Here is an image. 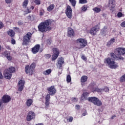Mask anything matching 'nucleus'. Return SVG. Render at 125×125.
<instances>
[{"mask_svg": "<svg viewBox=\"0 0 125 125\" xmlns=\"http://www.w3.org/2000/svg\"><path fill=\"white\" fill-rule=\"evenodd\" d=\"M125 48L119 47L116 49L114 53H111L110 56L116 60H124V58L122 57V55H125Z\"/></svg>", "mask_w": 125, "mask_h": 125, "instance_id": "1", "label": "nucleus"}, {"mask_svg": "<svg viewBox=\"0 0 125 125\" xmlns=\"http://www.w3.org/2000/svg\"><path fill=\"white\" fill-rule=\"evenodd\" d=\"M52 21L50 20H47L43 22H41L38 26V30L42 33H45L47 31H50L51 27L50 26L51 25Z\"/></svg>", "mask_w": 125, "mask_h": 125, "instance_id": "2", "label": "nucleus"}, {"mask_svg": "<svg viewBox=\"0 0 125 125\" xmlns=\"http://www.w3.org/2000/svg\"><path fill=\"white\" fill-rule=\"evenodd\" d=\"M104 62L110 69H117L119 67V64L116 62L115 59H113L112 57L105 58L104 60Z\"/></svg>", "mask_w": 125, "mask_h": 125, "instance_id": "3", "label": "nucleus"}, {"mask_svg": "<svg viewBox=\"0 0 125 125\" xmlns=\"http://www.w3.org/2000/svg\"><path fill=\"white\" fill-rule=\"evenodd\" d=\"M15 72V68L14 67H10L9 69H6L4 71V77L5 79L10 80L12 76V73Z\"/></svg>", "mask_w": 125, "mask_h": 125, "instance_id": "4", "label": "nucleus"}, {"mask_svg": "<svg viewBox=\"0 0 125 125\" xmlns=\"http://www.w3.org/2000/svg\"><path fill=\"white\" fill-rule=\"evenodd\" d=\"M32 34L31 32H28L26 34L23 35L22 38V45H29L31 42V39Z\"/></svg>", "mask_w": 125, "mask_h": 125, "instance_id": "5", "label": "nucleus"}, {"mask_svg": "<svg viewBox=\"0 0 125 125\" xmlns=\"http://www.w3.org/2000/svg\"><path fill=\"white\" fill-rule=\"evenodd\" d=\"M35 68H36V63L35 62L32 63L30 65H26L25 67L26 74H28L30 75H33L35 71Z\"/></svg>", "mask_w": 125, "mask_h": 125, "instance_id": "6", "label": "nucleus"}, {"mask_svg": "<svg viewBox=\"0 0 125 125\" xmlns=\"http://www.w3.org/2000/svg\"><path fill=\"white\" fill-rule=\"evenodd\" d=\"M88 101L89 102H91L94 104V105L96 106H98V107L101 106L102 105V102L99 100V99L95 97H91L87 98Z\"/></svg>", "mask_w": 125, "mask_h": 125, "instance_id": "7", "label": "nucleus"}, {"mask_svg": "<svg viewBox=\"0 0 125 125\" xmlns=\"http://www.w3.org/2000/svg\"><path fill=\"white\" fill-rule=\"evenodd\" d=\"M76 43L79 45L78 47L79 49L83 48V47H85L87 45V42L85 39L83 38L77 39L76 40Z\"/></svg>", "mask_w": 125, "mask_h": 125, "instance_id": "8", "label": "nucleus"}, {"mask_svg": "<svg viewBox=\"0 0 125 125\" xmlns=\"http://www.w3.org/2000/svg\"><path fill=\"white\" fill-rule=\"evenodd\" d=\"M11 100V97L8 95H4L2 97V99L0 100V107L2 106V104L3 103H8V102H10Z\"/></svg>", "mask_w": 125, "mask_h": 125, "instance_id": "9", "label": "nucleus"}, {"mask_svg": "<svg viewBox=\"0 0 125 125\" xmlns=\"http://www.w3.org/2000/svg\"><path fill=\"white\" fill-rule=\"evenodd\" d=\"M100 30V27L98 25L93 27L89 31V33L92 36H96L97 32Z\"/></svg>", "mask_w": 125, "mask_h": 125, "instance_id": "10", "label": "nucleus"}, {"mask_svg": "<svg viewBox=\"0 0 125 125\" xmlns=\"http://www.w3.org/2000/svg\"><path fill=\"white\" fill-rule=\"evenodd\" d=\"M47 90L48 91L49 94L52 96L56 93V89L54 86H51L47 88Z\"/></svg>", "mask_w": 125, "mask_h": 125, "instance_id": "11", "label": "nucleus"}, {"mask_svg": "<svg viewBox=\"0 0 125 125\" xmlns=\"http://www.w3.org/2000/svg\"><path fill=\"white\" fill-rule=\"evenodd\" d=\"M53 51L54 54L52 57V61H54V60H56V59H57V57H58V56L59 55V50L57 48H54L53 49Z\"/></svg>", "mask_w": 125, "mask_h": 125, "instance_id": "12", "label": "nucleus"}, {"mask_svg": "<svg viewBox=\"0 0 125 125\" xmlns=\"http://www.w3.org/2000/svg\"><path fill=\"white\" fill-rule=\"evenodd\" d=\"M65 14L69 19L72 18V8L69 5H67V8L65 11Z\"/></svg>", "mask_w": 125, "mask_h": 125, "instance_id": "13", "label": "nucleus"}, {"mask_svg": "<svg viewBox=\"0 0 125 125\" xmlns=\"http://www.w3.org/2000/svg\"><path fill=\"white\" fill-rule=\"evenodd\" d=\"M35 113L34 112L31 111L28 113V114L26 117V120L27 122H30L33 119H35Z\"/></svg>", "mask_w": 125, "mask_h": 125, "instance_id": "14", "label": "nucleus"}, {"mask_svg": "<svg viewBox=\"0 0 125 125\" xmlns=\"http://www.w3.org/2000/svg\"><path fill=\"white\" fill-rule=\"evenodd\" d=\"M24 84L25 81L24 80H20L18 83L19 91H22L24 89Z\"/></svg>", "mask_w": 125, "mask_h": 125, "instance_id": "15", "label": "nucleus"}, {"mask_svg": "<svg viewBox=\"0 0 125 125\" xmlns=\"http://www.w3.org/2000/svg\"><path fill=\"white\" fill-rule=\"evenodd\" d=\"M67 36L70 38H72L75 36V31L71 27H68L67 29Z\"/></svg>", "mask_w": 125, "mask_h": 125, "instance_id": "16", "label": "nucleus"}, {"mask_svg": "<svg viewBox=\"0 0 125 125\" xmlns=\"http://www.w3.org/2000/svg\"><path fill=\"white\" fill-rule=\"evenodd\" d=\"M41 47V45L40 44L36 45L34 47L32 48V51L33 54H36V53H38L40 50V48Z\"/></svg>", "mask_w": 125, "mask_h": 125, "instance_id": "17", "label": "nucleus"}, {"mask_svg": "<svg viewBox=\"0 0 125 125\" xmlns=\"http://www.w3.org/2000/svg\"><path fill=\"white\" fill-rule=\"evenodd\" d=\"M63 64H64V59L63 58H59L58 60V67L59 69L62 67Z\"/></svg>", "mask_w": 125, "mask_h": 125, "instance_id": "18", "label": "nucleus"}, {"mask_svg": "<svg viewBox=\"0 0 125 125\" xmlns=\"http://www.w3.org/2000/svg\"><path fill=\"white\" fill-rule=\"evenodd\" d=\"M88 94H89V93H87V92H84L81 96V100H87V97L88 96Z\"/></svg>", "mask_w": 125, "mask_h": 125, "instance_id": "19", "label": "nucleus"}, {"mask_svg": "<svg viewBox=\"0 0 125 125\" xmlns=\"http://www.w3.org/2000/svg\"><path fill=\"white\" fill-rule=\"evenodd\" d=\"M108 6L110 8H114L115 7V0H109Z\"/></svg>", "mask_w": 125, "mask_h": 125, "instance_id": "20", "label": "nucleus"}, {"mask_svg": "<svg viewBox=\"0 0 125 125\" xmlns=\"http://www.w3.org/2000/svg\"><path fill=\"white\" fill-rule=\"evenodd\" d=\"M7 34H8V36H9L11 38H13V37H14V36H15V32L11 29H9L8 31Z\"/></svg>", "mask_w": 125, "mask_h": 125, "instance_id": "21", "label": "nucleus"}, {"mask_svg": "<svg viewBox=\"0 0 125 125\" xmlns=\"http://www.w3.org/2000/svg\"><path fill=\"white\" fill-rule=\"evenodd\" d=\"M108 27L107 26H104V28L101 30V34H108Z\"/></svg>", "mask_w": 125, "mask_h": 125, "instance_id": "22", "label": "nucleus"}, {"mask_svg": "<svg viewBox=\"0 0 125 125\" xmlns=\"http://www.w3.org/2000/svg\"><path fill=\"white\" fill-rule=\"evenodd\" d=\"M54 7H55L54 4H51L47 8V10L49 11V12H51V11H52V10L54 9Z\"/></svg>", "mask_w": 125, "mask_h": 125, "instance_id": "23", "label": "nucleus"}, {"mask_svg": "<svg viewBox=\"0 0 125 125\" xmlns=\"http://www.w3.org/2000/svg\"><path fill=\"white\" fill-rule=\"evenodd\" d=\"M32 104H33V100L31 99H28L26 101V105L27 107H30Z\"/></svg>", "mask_w": 125, "mask_h": 125, "instance_id": "24", "label": "nucleus"}, {"mask_svg": "<svg viewBox=\"0 0 125 125\" xmlns=\"http://www.w3.org/2000/svg\"><path fill=\"white\" fill-rule=\"evenodd\" d=\"M29 3L28 0H24L22 3V7L23 8H26L28 4Z\"/></svg>", "mask_w": 125, "mask_h": 125, "instance_id": "25", "label": "nucleus"}, {"mask_svg": "<svg viewBox=\"0 0 125 125\" xmlns=\"http://www.w3.org/2000/svg\"><path fill=\"white\" fill-rule=\"evenodd\" d=\"M4 54H5V56L6 57L7 59L9 61H11L12 58L11 57V56H9V55L8 54V53H7V52H5L4 53Z\"/></svg>", "mask_w": 125, "mask_h": 125, "instance_id": "26", "label": "nucleus"}, {"mask_svg": "<svg viewBox=\"0 0 125 125\" xmlns=\"http://www.w3.org/2000/svg\"><path fill=\"white\" fill-rule=\"evenodd\" d=\"M87 81V76H83L81 78V82L82 83H85Z\"/></svg>", "mask_w": 125, "mask_h": 125, "instance_id": "27", "label": "nucleus"}, {"mask_svg": "<svg viewBox=\"0 0 125 125\" xmlns=\"http://www.w3.org/2000/svg\"><path fill=\"white\" fill-rule=\"evenodd\" d=\"M93 10L94 11V12H96V13H99V12L101 11V8L98 7H95L93 9Z\"/></svg>", "mask_w": 125, "mask_h": 125, "instance_id": "28", "label": "nucleus"}, {"mask_svg": "<svg viewBox=\"0 0 125 125\" xmlns=\"http://www.w3.org/2000/svg\"><path fill=\"white\" fill-rule=\"evenodd\" d=\"M51 73V69H47L46 71H43V74L45 75H50Z\"/></svg>", "mask_w": 125, "mask_h": 125, "instance_id": "29", "label": "nucleus"}, {"mask_svg": "<svg viewBox=\"0 0 125 125\" xmlns=\"http://www.w3.org/2000/svg\"><path fill=\"white\" fill-rule=\"evenodd\" d=\"M69 1L71 3L72 6H73V7L76 6V4L77 3V0H69Z\"/></svg>", "mask_w": 125, "mask_h": 125, "instance_id": "30", "label": "nucleus"}, {"mask_svg": "<svg viewBox=\"0 0 125 125\" xmlns=\"http://www.w3.org/2000/svg\"><path fill=\"white\" fill-rule=\"evenodd\" d=\"M114 42H115V39L112 38L107 42V45H111L113 44Z\"/></svg>", "mask_w": 125, "mask_h": 125, "instance_id": "31", "label": "nucleus"}, {"mask_svg": "<svg viewBox=\"0 0 125 125\" xmlns=\"http://www.w3.org/2000/svg\"><path fill=\"white\" fill-rule=\"evenodd\" d=\"M71 81H72V80H71V75H68L66 76V82H67V83H71Z\"/></svg>", "mask_w": 125, "mask_h": 125, "instance_id": "32", "label": "nucleus"}, {"mask_svg": "<svg viewBox=\"0 0 125 125\" xmlns=\"http://www.w3.org/2000/svg\"><path fill=\"white\" fill-rule=\"evenodd\" d=\"M94 91H97V92H102V91H103V89L96 88L95 90L93 91V92H94Z\"/></svg>", "mask_w": 125, "mask_h": 125, "instance_id": "33", "label": "nucleus"}, {"mask_svg": "<svg viewBox=\"0 0 125 125\" xmlns=\"http://www.w3.org/2000/svg\"><path fill=\"white\" fill-rule=\"evenodd\" d=\"M87 1L86 0H79V3L81 4H84V3H87Z\"/></svg>", "mask_w": 125, "mask_h": 125, "instance_id": "34", "label": "nucleus"}, {"mask_svg": "<svg viewBox=\"0 0 125 125\" xmlns=\"http://www.w3.org/2000/svg\"><path fill=\"white\" fill-rule=\"evenodd\" d=\"M50 94H48L45 97V101H50Z\"/></svg>", "mask_w": 125, "mask_h": 125, "instance_id": "35", "label": "nucleus"}, {"mask_svg": "<svg viewBox=\"0 0 125 125\" xmlns=\"http://www.w3.org/2000/svg\"><path fill=\"white\" fill-rule=\"evenodd\" d=\"M82 10L84 12V11H86V10H87V6L86 5H83L82 7Z\"/></svg>", "mask_w": 125, "mask_h": 125, "instance_id": "36", "label": "nucleus"}, {"mask_svg": "<svg viewBox=\"0 0 125 125\" xmlns=\"http://www.w3.org/2000/svg\"><path fill=\"white\" fill-rule=\"evenodd\" d=\"M110 89L108 88V87L105 86L104 89H103V91H105V92H108Z\"/></svg>", "mask_w": 125, "mask_h": 125, "instance_id": "37", "label": "nucleus"}, {"mask_svg": "<svg viewBox=\"0 0 125 125\" xmlns=\"http://www.w3.org/2000/svg\"><path fill=\"white\" fill-rule=\"evenodd\" d=\"M45 108H48V106H49V101H45Z\"/></svg>", "mask_w": 125, "mask_h": 125, "instance_id": "38", "label": "nucleus"}, {"mask_svg": "<svg viewBox=\"0 0 125 125\" xmlns=\"http://www.w3.org/2000/svg\"><path fill=\"white\" fill-rule=\"evenodd\" d=\"M120 82L122 83L125 82V78L124 75L122 76V77L120 78Z\"/></svg>", "mask_w": 125, "mask_h": 125, "instance_id": "39", "label": "nucleus"}, {"mask_svg": "<svg viewBox=\"0 0 125 125\" xmlns=\"http://www.w3.org/2000/svg\"><path fill=\"white\" fill-rule=\"evenodd\" d=\"M44 13V11L43 10H41L40 11V16H42V15H43Z\"/></svg>", "mask_w": 125, "mask_h": 125, "instance_id": "40", "label": "nucleus"}, {"mask_svg": "<svg viewBox=\"0 0 125 125\" xmlns=\"http://www.w3.org/2000/svg\"><path fill=\"white\" fill-rule=\"evenodd\" d=\"M117 16L118 17H119V18H121V17H123V13H122L121 12H119L117 14Z\"/></svg>", "mask_w": 125, "mask_h": 125, "instance_id": "41", "label": "nucleus"}, {"mask_svg": "<svg viewBox=\"0 0 125 125\" xmlns=\"http://www.w3.org/2000/svg\"><path fill=\"white\" fill-rule=\"evenodd\" d=\"M34 2L37 4H41V1L40 0H35Z\"/></svg>", "mask_w": 125, "mask_h": 125, "instance_id": "42", "label": "nucleus"}, {"mask_svg": "<svg viewBox=\"0 0 125 125\" xmlns=\"http://www.w3.org/2000/svg\"><path fill=\"white\" fill-rule=\"evenodd\" d=\"M121 26L123 27V28H125V21H124L121 23Z\"/></svg>", "mask_w": 125, "mask_h": 125, "instance_id": "43", "label": "nucleus"}, {"mask_svg": "<svg viewBox=\"0 0 125 125\" xmlns=\"http://www.w3.org/2000/svg\"><path fill=\"white\" fill-rule=\"evenodd\" d=\"M5 47L6 49H8V50H11V48H10V46L8 45H5Z\"/></svg>", "mask_w": 125, "mask_h": 125, "instance_id": "44", "label": "nucleus"}, {"mask_svg": "<svg viewBox=\"0 0 125 125\" xmlns=\"http://www.w3.org/2000/svg\"><path fill=\"white\" fill-rule=\"evenodd\" d=\"M16 42L15 41V40H14V39L12 38L11 39V43L12 44H15Z\"/></svg>", "mask_w": 125, "mask_h": 125, "instance_id": "45", "label": "nucleus"}, {"mask_svg": "<svg viewBox=\"0 0 125 125\" xmlns=\"http://www.w3.org/2000/svg\"><path fill=\"white\" fill-rule=\"evenodd\" d=\"M6 3H11L12 2V0H5Z\"/></svg>", "mask_w": 125, "mask_h": 125, "instance_id": "46", "label": "nucleus"}, {"mask_svg": "<svg viewBox=\"0 0 125 125\" xmlns=\"http://www.w3.org/2000/svg\"><path fill=\"white\" fill-rule=\"evenodd\" d=\"M68 121L70 122V123H72V122H73V117H70L68 118Z\"/></svg>", "mask_w": 125, "mask_h": 125, "instance_id": "47", "label": "nucleus"}, {"mask_svg": "<svg viewBox=\"0 0 125 125\" xmlns=\"http://www.w3.org/2000/svg\"><path fill=\"white\" fill-rule=\"evenodd\" d=\"M25 12H26V13H31V12H32V10H31L30 9L27 8Z\"/></svg>", "mask_w": 125, "mask_h": 125, "instance_id": "48", "label": "nucleus"}, {"mask_svg": "<svg viewBox=\"0 0 125 125\" xmlns=\"http://www.w3.org/2000/svg\"><path fill=\"white\" fill-rule=\"evenodd\" d=\"M18 24L19 26H22V25H23V22L20 21L18 22Z\"/></svg>", "mask_w": 125, "mask_h": 125, "instance_id": "49", "label": "nucleus"}, {"mask_svg": "<svg viewBox=\"0 0 125 125\" xmlns=\"http://www.w3.org/2000/svg\"><path fill=\"white\" fill-rule=\"evenodd\" d=\"M51 56L50 55V54H47L45 55V58H47V59L50 58Z\"/></svg>", "mask_w": 125, "mask_h": 125, "instance_id": "50", "label": "nucleus"}, {"mask_svg": "<svg viewBox=\"0 0 125 125\" xmlns=\"http://www.w3.org/2000/svg\"><path fill=\"white\" fill-rule=\"evenodd\" d=\"M14 30H15V31H16V32H20V30H19V28L18 27H14L13 28Z\"/></svg>", "mask_w": 125, "mask_h": 125, "instance_id": "51", "label": "nucleus"}, {"mask_svg": "<svg viewBox=\"0 0 125 125\" xmlns=\"http://www.w3.org/2000/svg\"><path fill=\"white\" fill-rule=\"evenodd\" d=\"M82 59H83V60H84V61H86L87 60L86 57H85V56H84V55L82 56Z\"/></svg>", "mask_w": 125, "mask_h": 125, "instance_id": "52", "label": "nucleus"}, {"mask_svg": "<svg viewBox=\"0 0 125 125\" xmlns=\"http://www.w3.org/2000/svg\"><path fill=\"white\" fill-rule=\"evenodd\" d=\"M72 101H73V102H77V101H78V99L76 98H73L72 99Z\"/></svg>", "mask_w": 125, "mask_h": 125, "instance_id": "53", "label": "nucleus"}, {"mask_svg": "<svg viewBox=\"0 0 125 125\" xmlns=\"http://www.w3.org/2000/svg\"><path fill=\"white\" fill-rule=\"evenodd\" d=\"M86 115H87V112H86V111H85L84 113L82 114V117H84V116H86Z\"/></svg>", "mask_w": 125, "mask_h": 125, "instance_id": "54", "label": "nucleus"}, {"mask_svg": "<svg viewBox=\"0 0 125 125\" xmlns=\"http://www.w3.org/2000/svg\"><path fill=\"white\" fill-rule=\"evenodd\" d=\"M3 78V76H2V74L1 72L0 71V80H1Z\"/></svg>", "mask_w": 125, "mask_h": 125, "instance_id": "55", "label": "nucleus"}, {"mask_svg": "<svg viewBox=\"0 0 125 125\" xmlns=\"http://www.w3.org/2000/svg\"><path fill=\"white\" fill-rule=\"evenodd\" d=\"M32 18H33V16H29L28 17V19H29V20H32Z\"/></svg>", "mask_w": 125, "mask_h": 125, "instance_id": "56", "label": "nucleus"}, {"mask_svg": "<svg viewBox=\"0 0 125 125\" xmlns=\"http://www.w3.org/2000/svg\"><path fill=\"white\" fill-rule=\"evenodd\" d=\"M3 27L2 22H0V29H1Z\"/></svg>", "mask_w": 125, "mask_h": 125, "instance_id": "57", "label": "nucleus"}, {"mask_svg": "<svg viewBox=\"0 0 125 125\" xmlns=\"http://www.w3.org/2000/svg\"><path fill=\"white\" fill-rule=\"evenodd\" d=\"M76 107L77 109H80V108H81V107L79 105H76Z\"/></svg>", "mask_w": 125, "mask_h": 125, "instance_id": "58", "label": "nucleus"}, {"mask_svg": "<svg viewBox=\"0 0 125 125\" xmlns=\"http://www.w3.org/2000/svg\"><path fill=\"white\" fill-rule=\"evenodd\" d=\"M35 8V7H34V6H32L30 8V9H32V10H33V9H34Z\"/></svg>", "mask_w": 125, "mask_h": 125, "instance_id": "59", "label": "nucleus"}, {"mask_svg": "<svg viewBox=\"0 0 125 125\" xmlns=\"http://www.w3.org/2000/svg\"><path fill=\"white\" fill-rule=\"evenodd\" d=\"M114 118H116V115H113V116L111 117V119H114Z\"/></svg>", "mask_w": 125, "mask_h": 125, "instance_id": "60", "label": "nucleus"}, {"mask_svg": "<svg viewBox=\"0 0 125 125\" xmlns=\"http://www.w3.org/2000/svg\"><path fill=\"white\" fill-rule=\"evenodd\" d=\"M1 50V46L0 45V51Z\"/></svg>", "mask_w": 125, "mask_h": 125, "instance_id": "61", "label": "nucleus"}, {"mask_svg": "<svg viewBox=\"0 0 125 125\" xmlns=\"http://www.w3.org/2000/svg\"><path fill=\"white\" fill-rule=\"evenodd\" d=\"M124 77H125V75H124Z\"/></svg>", "mask_w": 125, "mask_h": 125, "instance_id": "62", "label": "nucleus"}]
</instances>
